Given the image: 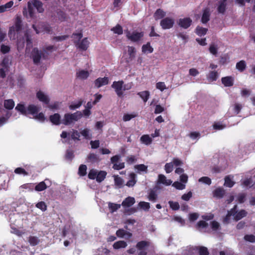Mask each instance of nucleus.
Wrapping results in <instances>:
<instances>
[{"instance_id": "obj_1", "label": "nucleus", "mask_w": 255, "mask_h": 255, "mask_svg": "<svg viewBox=\"0 0 255 255\" xmlns=\"http://www.w3.org/2000/svg\"><path fill=\"white\" fill-rule=\"evenodd\" d=\"M34 7L39 13H42L44 11L43 3L40 0H29L27 2V8L24 7L23 15L26 18H31L34 15Z\"/></svg>"}, {"instance_id": "obj_2", "label": "nucleus", "mask_w": 255, "mask_h": 255, "mask_svg": "<svg viewBox=\"0 0 255 255\" xmlns=\"http://www.w3.org/2000/svg\"><path fill=\"white\" fill-rule=\"evenodd\" d=\"M43 50H38V49H33L31 51L30 57L32 59L33 63L38 65L41 58L46 59L50 53L52 52L53 49H42Z\"/></svg>"}, {"instance_id": "obj_3", "label": "nucleus", "mask_w": 255, "mask_h": 255, "mask_svg": "<svg viewBox=\"0 0 255 255\" xmlns=\"http://www.w3.org/2000/svg\"><path fill=\"white\" fill-rule=\"evenodd\" d=\"M82 116L83 114L80 111H77L73 114L67 113L64 115L61 123L65 126L70 125L80 120L82 117Z\"/></svg>"}, {"instance_id": "obj_4", "label": "nucleus", "mask_w": 255, "mask_h": 255, "mask_svg": "<svg viewBox=\"0 0 255 255\" xmlns=\"http://www.w3.org/2000/svg\"><path fill=\"white\" fill-rule=\"evenodd\" d=\"M22 26V20L20 16H17L15 19V24L14 26L10 27L8 35L10 39L15 38V33L19 32Z\"/></svg>"}, {"instance_id": "obj_5", "label": "nucleus", "mask_w": 255, "mask_h": 255, "mask_svg": "<svg viewBox=\"0 0 255 255\" xmlns=\"http://www.w3.org/2000/svg\"><path fill=\"white\" fill-rule=\"evenodd\" d=\"M143 32H138L136 30L130 32H126V36L128 39L133 42H138L140 41L143 37Z\"/></svg>"}, {"instance_id": "obj_6", "label": "nucleus", "mask_w": 255, "mask_h": 255, "mask_svg": "<svg viewBox=\"0 0 255 255\" xmlns=\"http://www.w3.org/2000/svg\"><path fill=\"white\" fill-rule=\"evenodd\" d=\"M150 245V243L146 241H141L137 242L136 248L139 251L138 255H147L146 248Z\"/></svg>"}, {"instance_id": "obj_7", "label": "nucleus", "mask_w": 255, "mask_h": 255, "mask_svg": "<svg viewBox=\"0 0 255 255\" xmlns=\"http://www.w3.org/2000/svg\"><path fill=\"white\" fill-rule=\"evenodd\" d=\"M32 27L35 31L37 34L41 32H45L48 34L51 33V27L47 23H41L38 25V28H37L35 25H32Z\"/></svg>"}, {"instance_id": "obj_8", "label": "nucleus", "mask_w": 255, "mask_h": 255, "mask_svg": "<svg viewBox=\"0 0 255 255\" xmlns=\"http://www.w3.org/2000/svg\"><path fill=\"white\" fill-rule=\"evenodd\" d=\"M121 157V156L120 155H115L111 158V162L113 164V168L114 169L119 170L125 168V165L124 162L118 163Z\"/></svg>"}, {"instance_id": "obj_9", "label": "nucleus", "mask_w": 255, "mask_h": 255, "mask_svg": "<svg viewBox=\"0 0 255 255\" xmlns=\"http://www.w3.org/2000/svg\"><path fill=\"white\" fill-rule=\"evenodd\" d=\"M124 82L123 80L114 81L111 87L115 90L117 95L119 97H122L123 96V88Z\"/></svg>"}, {"instance_id": "obj_10", "label": "nucleus", "mask_w": 255, "mask_h": 255, "mask_svg": "<svg viewBox=\"0 0 255 255\" xmlns=\"http://www.w3.org/2000/svg\"><path fill=\"white\" fill-rule=\"evenodd\" d=\"M174 23V20L173 19L166 17L161 20L160 24L163 29H166L171 28L173 26Z\"/></svg>"}, {"instance_id": "obj_11", "label": "nucleus", "mask_w": 255, "mask_h": 255, "mask_svg": "<svg viewBox=\"0 0 255 255\" xmlns=\"http://www.w3.org/2000/svg\"><path fill=\"white\" fill-rule=\"evenodd\" d=\"M211 13L210 8L206 7L203 9L201 19L202 23L206 24L210 20Z\"/></svg>"}, {"instance_id": "obj_12", "label": "nucleus", "mask_w": 255, "mask_h": 255, "mask_svg": "<svg viewBox=\"0 0 255 255\" xmlns=\"http://www.w3.org/2000/svg\"><path fill=\"white\" fill-rule=\"evenodd\" d=\"M109 83L108 77H105L104 78H98L94 81L95 86L97 88H100L101 87L108 85Z\"/></svg>"}, {"instance_id": "obj_13", "label": "nucleus", "mask_w": 255, "mask_h": 255, "mask_svg": "<svg viewBox=\"0 0 255 255\" xmlns=\"http://www.w3.org/2000/svg\"><path fill=\"white\" fill-rule=\"evenodd\" d=\"M192 23V20L188 17L180 18L178 21V24L184 28L189 27Z\"/></svg>"}, {"instance_id": "obj_14", "label": "nucleus", "mask_w": 255, "mask_h": 255, "mask_svg": "<svg viewBox=\"0 0 255 255\" xmlns=\"http://www.w3.org/2000/svg\"><path fill=\"white\" fill-rule=\"evenodd\" d=\"M37 98L41 102L45 104H48L49 103V99L42 91H39L36 93Z\"/></svg>"}, {"instance_id": "obj_15", "label": "nucleus", "mask_w": 255, "mask_h": 255, "mask_svg": "<svg viewBox=\"0 0 255 255\" xmlns=\"http://www.w3.org/2000/svg\"><path fill=\"white\" fill-rule=\"evenodd\" d=\"M234 78L232 76H226L222 78L221 81L225 87H231L234 85Z\"/></svg>"}, {"instance_id": "obj_16", "label": "nucleus", "mask_w": 255, "mask_h": 255, "mask_svg": "<svg viewBox=\"0 0 255 255\" xmlns=\"http://www.w3.org/2000/svg\"><path fill=\"white\" fill-rule=\"evenodd\" d=\"M60 115L58 113H55L52 115L50 116L49 120L54 125H59L62 124L60 121Z\"/></svg>"}, {"instance_id": "obj_17", "label": "nucleus", "mask_w": 255, "mask_h": 255, "mask_svg": "<svg viewBox=\"0 0 255 255\" xmlns=\"http://www.w3.org/2000/svg\"><path fill=\"white\" fill-rule=\"evenodd\" d=\"M135 199L132 197H128L126 198L122 203V205L124 207H130L135 203Z\"/></svg>"}, {"instance_id": "obj_18", "label": "nucleus", "mask_w": 255, "mask_h": 255, "mask_svg": "<svg viewBox=\"0 0 255 255\" xmlns=\"http://www.w3.org/2000/svg\"><path fill=\"white\" fill-rule=\"evenodd\" d=\"M39 111V109L37 106L33 104L29 105L26 109L27 115L31 114L35 115L38 114Z\"/></svg>"}, {"instance_id": "obj_19", "label": "nucleus", "mask_w": 255, "mask_h": 255, "mask_svg": "<svg viewBox=\"0 0 255 255\" xmlns=\"http://www.w3.org/2000/svg\"><path fill=\"white\" fill-rule=\"evenodd\" d=\"M129 177V179L126 185L129 187H133L136 183V174L133 172L130 173Z\"/></svg>"}, {"instance_id": "obj_20", "label": "nucleus", "mask_w": 255, "mask_h": 255, "mask_svg": "<svg viewBox=\"0 0 255 255\" xmlns=\"http://www.w3.org/2000/svg\"><path fill=\"white\" fill-rule=\"evenodd\" d=\"M116 235L119 238H124L125 235L128 236V238H130L132 236V233L125 231L124 229H120L117 231Z\"/></svg>"}, {"instance_id": "obj_21", "label": "nucleus", "mask_w": 255, "mask_h": 255, "mask_svg": "<svg viewBox=\"0 0 255 255\" xmlns=\"http://www.w3.org/2000/svg\"><path fill=\"white\" fill-rule=\"evenodd\" d=\"M213 196L219 199L223 198L225 194V191L222 188H218L213 191Z\"/></svg>"}, {"instance_id": "obj_22", "label": "nucleus", "mask_w": 255, "mask_h": 255, "mask_svg": "<svg viewBox=\"0 0 255 255\" xmlns=\"http://www.w3.org/2000/svg\"><path fill=\"white\" fill-rule=\"evenodd\" d=\"M247 214V212L245 210L242 209L239 212L237 211L236 214L234 217V219L236 221H238L246 217Z\"/></svg>"}, {"instance_id": "obj_23", "label": "nucleus", "mask_w": 255, "mask_h": 255, "mask_svg": "<svg viewBox=\"0 0 255 255\" xmlns=\"http://www.w3.org/2000/svg\"><path fill=\"white\" fill-rule=\"evenodd\" d=\"M11 64V58L9 56H5L3 58L0 65L1 67L5 68L6 70H9V64Z\"/></svg>"}, {"instance_id": "obj_24", "label": "nucleus", "mask_w": 255, "mask_h": 255, "mask_svg": "<svg viewBox=\"0 0 255 255\" xmlns=\"http://www.w3.org/2000/svg\"><path fill=\"white\" fill-rule=\"evenodd\" d=\"M88 160L92 163H96L99 162L101 159L99 156L96 154L90 153L88 156Z\"/></svg>"}, {"instance_id": "obj_25", "label": "nucleus", "mask_w": 255, "mask_h": 255, "mask_svg": "<svg viewBox=\"0 0 255 255\" xmlns=\"http://www.w3.org/2000/svg\"><path fill=\"white\" fill-rule=\"evenodd\" d=\"M227 0H222L219 2V6H218V11L220 13H224L226 9V1Z\"/></svg>"}, {"instance_id": "obj_26", "label": "nucleus", "mask_w": 255, "mask_h": 255, "mask_svg": "<svg viewBox=\"0 0 255 255\" xmlns=\"http://www.w3.org/2000/svg\"><path fill=\"white\" fill-rule=\"evenodd\" d=\"M207 78L210 81H215L218 78V73L216 71H210L207 76Z\"/></svg>"}, {"instance_id": "obj_27", "label": "nucleus", "mask_w": 255, "mask_h": 255, "mask_svg": "<svg viewBox=\"0 0 255 255\" xmlns=\"http://www.w3.org/2000/svg\"><path fill=\"white\" fill-rule=\"evenodd\" d=\"M158 196L156 193V192L154 189H150L148 196V199L149 201L152 202H155L157 199Z\"/></svg>"}, {"instance_id": "obj_28", "label": "nucleus", "mask_w": 255, "mask_h": 255, "mask_svg": "<svg viewBox=\"0 0 255 255\" xmlns=\"http://www.w3.org/2000/svg\"><path fill=\"white\" fill-rule=\"evenodd\" d=\"M166 15V12L161 9H157L154 14V17L155 20L161 19L164 17Z\"/></svg>"}, {"instance_id": "obj_29", "label": "nucleus", "mask_w": 255, "mask_h": 255, "mask_svg": "<svg viewBox=\"0 0 255 255\" xmlns=\"http://www.w3.org/2000/svg\"><path fill=\"white\" fill-rule=\"evenodd\" d=\"M4 107L8 110H12L14 106V102L12 99L5 100L3 102Z\"/></svg>"}, {"instance_id": "obj_30", "label": "nucleus", "mask_w": 255, "mask_h": 255, "mask_svg": "<svg viewBox=\"0 0 255 255\" xmlns=\"http://www.w3.org/2000/svg\"><path fill=\"white\" fill-rule=\"evenodd\" d=\"M243 105L241 104L236 103L232 106V110L234 112V114L236 115L239 114L241 112V110L243 108Z\"/></svg>"}, {"instance_id": "obj_31", "label": "nucleus", "mask_w": 255, "mask_h": 255, "mask_svg": "<svg viewBox=\"0 0 255 255\" xmlns=\"http://www.w3.org/2000/svg\"><path fill=\"white\" fill-rule=\"evenodd\" d=\"M141 142L146 145H149L152 142V138L148 134H144L140 137Z\"/></svg>"}, {"instance_id": "obj_32", "label": "nucleus", "mask_w": 255, "mask_h": 255, "mask_svg": "<svg viewBox=\"0 0 255 255\" xmlns=\"http://www.w3.org/2000/svg\"><path fill=\"white\" fill-rule=\"evenodd\" d=\"M127 246V244L124 241H119L116 242L113 245V248L116 250H118L121 248H125Z\"/></svg>"}, {"instance_id": "obj_33", "label": "nucleus", "mask_w": 255, "mask_h": 255, "mask_svg": "<svg viewBox=\"0 0 255 255\" xmlns=\"http://www.w3.org/2000/svg\"><path fill=\"white\" fill-rule=\"evenodd\" d=\"M137 95L143 100L145 103L147 101L150 95L149 92L148 91L138 92Z\"/></svg>"}, {"instance_id": "obj_34", "label": "nucleus", "mask_w": 255, "mask_h": 255, "mask_svg": "<svg viewBox=\"0 0 255 255\" xmlns=\"http://www.w3.org/2000/svg\"><path fill=\"white\" fill-rule=\"evenodd\" d=\"M122 205L119 204H115L113 203H109L108 207L110 210V212L113 213L118 210L121 208Z\"/></svg>"}, {"instance_id": "obj_35", "label": "nucleus", "mask_w": 255, "mask_h": 255, "mask_svg": "<svg viewBox=\"0 0 255 255\" xmlns=\"http://www.w3.org/2000/svg\"><path fill=\"white\" fill-rule=\"evenodd\" d=\"M107 175V172L105 171H100L97 173L96 180L98 182L103 181Z\"/></svg>"}, {"instance_id": "obj_36", "label": "nucleus", "mask_w": 255, "mask_h": 255, "mask_svg": "<svg viewBox=\"0 0 255 255\" xmlns=\"http://www.w3.org/2000/svg\"><path fill=\"white\" fill-rule=\"evenodd\" d=\"M16 111L19 112L21 114L27 115V108L22 104H18L15 109Z\"/></svg>"}, {"instance_id": "obj_37", "label": "nucleus", "mask_w": 255, "mask_h": 255, "mask_svg": "<svg viewBox=\"0 0 255 255\" xmlns=\"http://www.w3.org/2000/svg\"><path fill=\"white\" fill-rule=\"evenodd\" d=\"M56 17L60 21H64L66 20L67 19L66 14L64 12L60 10L57 11Z\"/></svg>"}, {"instance_id": "obj_38", "label": "nucleus", "mask_w": 255, "mask_h": 255, "mask_svg": "<svg viewBox=\"0 0 255 255\" xmlns=\"http://www.w3.org/2000/svg\"><path fill=\"white\" fill-rule=\"evenodd\" d=\"M47 186L44 181H41L35 186V190L36 191H42L46 189Z\"/></svg>"}, {"instance_id": "obj_39", "label": "nucleus", "mask_w": 255, "mask_h": 255, "mask_svg": "<svg viewBox=\"0 0 255 255\" xmlns=\"http://www.w3.org/2000/svg\"><path fill=\"white\" fill-rule=\"evenodd\" d=\"M28 242L31 246H35L39 244L40 241L37 237L30 236L28 238Z\"/></svg>"}, {"instance_id": "obj_40", "label": "nucleus", "mask_w": 255, "mask_h": 255, "mask_svg": "<svg viewBox=\"0 0 255 255\" xmlns=\"http://www.w3.org/2000/svg\"><path fill=\"white\" fill-rule=\"evenodd\" d=\"M87 166L84 164L80 165L78 169V174L80 176H84L87 174Z\"/></svg>"}, {"instance_id": "obj_41", "label": "nucleus", "mask_w": 255, "mask_h": 255, "mask_svg": "<svg viewBox=\"0 0 255 255\" xmlns=\"http://www.w3.org/2000/svg\"><path fill=\"white\" fill-rule=\"evenodd\" d=\"M246 68V63L245 61L241 60L236 64V68L240 72H243Z\"/></svg>"}, {"instance_id": "obj_42", "label": "nucleus", "mask_w": 255, "mask_h": 255, "mask_svg": "<svg viewBox=\"0 0 255 255\" xmlns=\"http://www.w3.org/2000/svg\"><path fill=\"white\" fill-rule=\"evenodd\" d=\"M77 74V77L81 79H86L89 75L88 71L85 70H81L78 72Z\"/></svg>"}, {"instance_id": "obj_43", "label": "nucleus", "mask_w": 255, "mask_h": 255, "mask_svg": "<svg viewBox=\"0 0 255 255\" xmlns=\"http://www.w3.org/2000/svg\"><path fill=\"white\" fill-rule=\"evenodd\" d=\"M111 30L115 34L118 35L122 34L123 33V30L122 27L120 24H117L116 26L113 27Z\"/></svg>"}, {"instance_id": "obj_44", "label": "nucleus", "mask_w": 255, "mask_h": 255, "mask_svg": "<svg viewBox=\"0 0 255 255\" xmlns=\"http://www.w3.org/2000/svg\"><path fill=\"white\" fill-rule=\"evenodd\" d=\"M114 181L115 185L119 188L123 187L124 180L121 177L118 176H115Z\"/></svg>"}, {"instance_id": "obj_45", "label": "nucleus", "mask_w": 255, "mask_h": 255, "mask_svg": "<svg viewBox=\"0 0 255 255\" xmlns=\"http://www.w3.org/2000/svg\"><path fill=\"white\" fill-rule=\"evenodd\" d=\"M235 184V182L232 181L229 176H226L225 178L224 185L226 187L231 188Z\"/></svg>"}, {"instance_id": "obj_46", "label": "nucleus", "mask_w": 255, "mask_h": 255, "mask_svg": "<svg viewBox=\"0 0 255 255\" xmlns=\"http://www.w3.org/2000/svg\"><path fill=\"white\" fill-rule=\"evenodd\" d=\"M208 29L200 26H197L196 29V33L200 36H202L206 34Z\"/></svg>"}, {"instance_id": "obj_47", "label": "nucleus", "mask_w": 255, "mask_h": 255, "mask_svg": "<svg viewBox=\"0 0 255 255\" xmlns=\"http://www.w3.org/2000/svg\"><path fill=\"white\" fill-rule=\"evenodd\" d=\"M83 101L80 100L77 103H72L69 106V109L71 110L79 108L83 104Z\"/></svg>"}, {"instance_id": "obj_48", "label": "nucleus", "mask_w": 255, "mask_h": 255, "mask_svg": "<svg viewBox=\"0 0 255 255\" xmlns=\"http://www.w3.org/2000/svg\"><path fill=\"white\" fill-rule=\"evenodd\" d=\"M139 207L144 210L145 211H148L150 208V204L148 202L141 201L138 203Z\"/></svg>"}, {"instance_id": "obj_49", "label": "nucleus", "mask_w": 255, "mask_h": 255, "mask_svg": "<svg viewBox=\"0 0 255 255\" xmlns=\"http://www.w3.org/2000/svg\"><path fill=\"white\" fill-rule=\"evenodd\" d=\"M168 204L170 206V207L173 210H178L180 208L179 204L177 202H173L172 201H170L168 202Z\"/></svg>"}, {"instance_id": "obj_50", "label": "nucleus", "mask_w": 255, "mask_h": 255, "mask_svg": "<svg viewBox=\"0 0 255 255\" xmlns=\"http://www.w3.org/2000/svg\"><path fill=\"white\" fill-rule=\"evenodd\" d=\"M36 207L40 209L42 211H45L47 210V205L43 201H41L37 203L36 205Z\"/></svg>"}, {"instance_id": "obj_51", "label": "nucleus", "mask_w": 255, "mask_h": 255, "mask_svg": "<svg viewBox=\"0 0 255 255\" xmlns=\"http://www.w3.org/2000/svg\"><path fill=\"white\" fill-rule=\"evenodd\" d=\"M80 133L86 139H90L91 137V135H90V129L88 128H85L81 131Z\"/></svg>"}, {"instance_id": "obj_52", "label": "nucleus", "mask_w": 255, "mask_h": 255, "mask_svg": "<svg viewBox=\"0 0 255 255\" xmlns=\"http://www.w3.org/2000/svg\"><path fill=\"white\" fill-rule=\"evenodd\" d=\"M135 169L138 171H145L147 172V166L143 164H137L134 166Z\"/></svg>"}, {"instance_id": "obj_53", "label": "nucleus", "mask_w": 255, "mask_h": 255, "mask_svg": "<svg viewBox=\"0 0 255 255\" xmlns=\"http://www.w3.org/2000/svg\"><path fill=\"white\" fill-rule=\"evenodd\" d=\"M137 114L133 113L131 114H126L123 116V120L125 122L129 121L131 119L134 118L137 116Z\"/></svg>"}, {"instance_id": "obj_54", "label": "nucleus", "mask_w": 255, "mask_h": 255, "mask_svg": "<svg viewBox=\"0 0 255 255\" xmlns=\"http://www.w3.org/2000/svg\"><path fill=\"white\" fill-rule=\"evenodd\" d=\"M74 155L73 151L71 149H68L65 154V158L67 160L71 161L74 158Z\"/></svg>"}, {"instance_id": "obj_55", "label": "nucleus", "mask_w": 255, "mask_h": 255, "mask_svg": "<svg viewBox=\"0 0 255 255\" xmlns=\"http://www.w3.org/2000/svg\"><path fill=\"white\" fill-rule=\"evenodd\" d=\"M208 226V224L205 221H199L196 224V227L198 229L206 228Z\"/></svg>"}, {"instance_id": "obj_56", "label": "nucleus", "mask_w": 255, "mask_h": 255, "mask_svg": "<svg viewBox=\"0 0 255 255\" xmlns=\"http://www.w3.org/2000/svg\"><path fill=\"white\" fill-rule=\"evenodd\" d=\"M14 173L17 174H23L24 175H27L28 172L24 169L21 167H17L15 169Z\"/></svg>"}, {"instance_id": "obj_57", "label": "nucleus", "mask_w": 255, "mask_h": 255, "mask_svg": "<svg viewBox=\"0 0 255 255\" xmlns=\"http://www.w3.org/2000/svg\"><path fill=\"white\" fill-rule=\"evenodd\" d=\"M164 167L165 170L167 173L171 172L173 169V164L172 162L166 163Z\"/></svg>"}, {"instance_id": "obj_58", "label": "nucleus", "mask_w": 255, "mask_h": 255, "mask_svg": "<svg viewBox=\"0 0 255 255\" xmlns=\"http://www.w3.org/2000/svg\"><path fill=\"white\" fill-rule=\"evenodd\" d=\"M199 254L200 255H208L209 252L206 247L201 246L199 247Z\"/></svg>"}, {"instance_id": "obj_59", "label": "nucleus", "mask_w": 255, "mask_h": 255, "mask_svg": "<svg viewBox=\"0 0 255 255\" xmlns=\"http://www.w3.org/2000/svg\"><path fill=\"white\" fill-rule=\"evenodd\" d=\"M137 160V159L134 155H130L127 157L126 161L128 164H132L133 163L135 162Z\"/></svg>"}, {"instance_id": "obj_60", "label": "nucleus", "mask_w": 255, "mask_h": 255, "mask_svg": "<svg viewBox=\"0 0 255 255\" xmlns=\"http://www.w3.org/2000/svg\"><path fill=\"white\" fill-rule=\"evenodd\" d=\"M173 186L178 190H182L185 188V185L184 184L178 181L174 182L173 184Z\"/></svg>"}, {"instance_id": "obj_61", "label": "nucleus", "mask_w": 255, "mask_h": 255, "mask_svg": "<svg viewBox=\"0 0 255 255\" xmlns=\"http://www.w3.org/2000/svg\"><path fill=\"white\" fill-rule=\"evenodd\" d=\"M244 239L250 243H255V236L253 235H246L244 236Z\"/></svg>"}, {"instance_id": "obj_62", "label": "nucleus", "mask_w": 255, "mask_h": 255, "mask_svg": "<svg viewBox=\"0 0 255 255\" xmlns=\"http://www.w3.org/2000/svg\"><path fill=\"white\" fill-rule=\"evenodd\" d=\"M97 172L94 169H91L90 170L88 173V178L90 179H96Z\"/></svg>"}, {"instance_id": "obj_63", "label": "nucleus", "mask_w": 255, "mask_h": 255, "mask_svg": "<svg viewBox=\"0 0 255 255\" xmlns=\"http://www.w3.org/2000/svg\"><path fill=\"white\" fill-rule=\"evenodd\" d=\"M199 181L202 182L207 185H210L211 184V179L209 177H207V176H204V177L200 178L199 179Z\"/></svg>"}, {"instance_id": "obj_64", "label": "nucleus", "mask_w": 255, "mask_h": 255, "mask_svg": "<svg viewBox=\"0 0 255 255\" xmlns=\"http://www.w3.org/2000/svg\"><path fill=\"white\" fill-rule=\"evenodd\" d=\"M210 225L211 228L213 231H217L220 227L219 223L216 221L211 222Z\"/></svg>"}]
</instances>
